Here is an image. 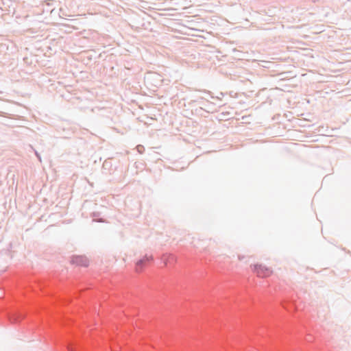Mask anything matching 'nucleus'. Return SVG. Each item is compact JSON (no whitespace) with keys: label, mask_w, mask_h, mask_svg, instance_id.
Listing matches in <instances>:
<instances>
[{"label":"nucleus","mask_w":351,"mask_h":351,"mask_svg":"<svg viewBox=\"0 0 351 351\" xmlns=\"http://www.w3.org/2000/svg\"><path fill=\"white\" fill-rule=\"evenodd\" d=\"M153 261L152 256L145 255L141 259L138 260L136 263V271L141 272L146 265H149Z\"/></svg>","instance_id":"obj_1"},{"label":"nucleus","mask_w":351,"mask_h":351,"mask_svg":"<svg viewBox=\"0 0 351 351\" xmlns=\"http://www.w3.org/2000/svg\"><path fill=\"white\" fill-rule=\"evenodd\" d=\"M254 271L256 273L258 277L265 278L272 273L270 268L263 266L262 265H254Z\"/></svg>","instance_id":"obj_2"},{"label":"nucleus","mask_w":351,"mask_h":351,"mask_svg":"<svg viewBox=\"0 0 351 351\" xmlns=\"http://www.w3.org/2000/svg\"><path fill=\"white\" fill-rule=\"evenodd\" d=\"M71 263L83 267H88V261L84 256H74L71 258Z\"/></svg>","instance_id":"obj_3"},{"label":"nucleus","mask_w":351,"mask_h":351,"mask_svg":"<svg viewBox=\"0 0 351 351\" xmlns=\"http://www.w3.org/2000/svg\"><path fill=\"white\" fill-rule=\"evenodd\" d=\"M164 261H165V263L166 265L168 263L171 264V263H173V262L176 261V258H175V256L173 255L170 254V255L168 256L167 258H165Z\"/></svg>","instance_id":"obj_4"},{"label":"nucleus","mask_w":351,"mask_h":351,"mask_svg":"<svg viewBox=\"0 0 351 351\" xmlns=\"http://www.w3.org/2000/svg\"><path fill=\"white\" fill-rule=\"evenodd\" d=\"M179 25L180 29H178V32L183 34H189V33L185 31L186 29H189L186 26L184 25L182 23H177Z\"/></svg>","instance_id":"obj_5"},{"label":"nucleus","mask_w":351,"mask_h":351,"mask_svg":"<svg viewBox=\"0 0 351 351\" xmlns=\"http://www.w3.org/2000/svg\"><path fill=\"white\" fill-rule=\"evenodd\" d=\"M67 349L69 351H82L77 346L71 343L67 346Z\"/></svg>","instance_id":"obj_6"},{"label":"nucleus","mask_w":351,"mask_h":351,"mask_svg":"<svg viewBox=\"0 0 351 351\" xmlns=\"http://www.w3.org/2000/svg\"><path fill=\"white\" fill-rule=\"evenodd\" d=\"M60 24L62 25V26L64 28V29H62L64 30V32H66V33H71L72 32L71 29H74L73 27H71L66 23H60Z\"/></svg>","instance_id":"obj_7"},{"label":"nucleus","mask_w":351,"mask_h":351,"mask_svg":"<svg viewBox=\"0 0 351 351\" xmlns=\"http://www.w3.org/2000/svg\"><path fill=\"white\" fill-rule=\"evenodd\" d=\"M23 318V315L21 313H19L18 315H13L12 317L10 318V319L11 322H16Z\"/></svg>","instance_id":"obj_8"},{"label":"nucleus","mask_w":351,"mask_h":351,"mask_svg":"<svg viewBox=\"0 0 351 351\" xmlns=\"http://www.w3.org/2000/svg\"><path fill=\"white\" fill-rule=\"evenodd\" d=\"M136 149H137V151H138L140 154H142V153L144 152V150H145L144 147H143V145H137Z\"/></svg>","instance_id":"obj_9"},{"label":"nucleus","mask_w":351,"mask_h":351,"mask_svg":"<svg viewBox=\"0 0 351 351\" xmlns=\"http://www.w3.org/2000/svg\"><path fill=\"white\" fill-rule=\"evenodd\" d=\"M31 148L34 150V154H35V155L36 156V157H37V158L38 159V160H39L40 162H41V156H40V155L39 154V153H38L36 150L34 149V148H33L32 146H31Z\"/></svg>","instance_id":"obj_10"},{"label":"nucleus","mask_w":351,"mask_h":351,"mask_svg":"<svg viewBox=\"0 0 351 351\" xmlns=\"http://www.w3.org/2000/svg\"><path fill=\"white\" fill-rule=\"evenodd\" d=\"M99 215V213H93V217H98Z\"/></svg>","instance_id":"obj_11"},{"label":"nucleus","mask_w":351,"mask_h":351,"mask_svg":"<svg viewBox=\"0 0 351 351\" xmlns=\"http://www.w3.org/2000/svg\"><path fill=\"white\" fill-rule=\"evenodd\" d=\"M186 22H189V23H191V22H193V20L191 19V20H187Z\"/></svg>","instance_id":"obj_12"},{"label":"nucleus","mask_w":351,"mask_h":351,"mask_svg":"<svg viewBox=\"0 0 351 351\" xmlns=\"http://www.w3.org/2000/svg\"><path fill=\"white\" fill-rule=\"evenodd\" d=\"M311 336H309V337L307 338V340H308V341H311Z\"/></svg>","instance_id":"obj_13"}]
</instances>
